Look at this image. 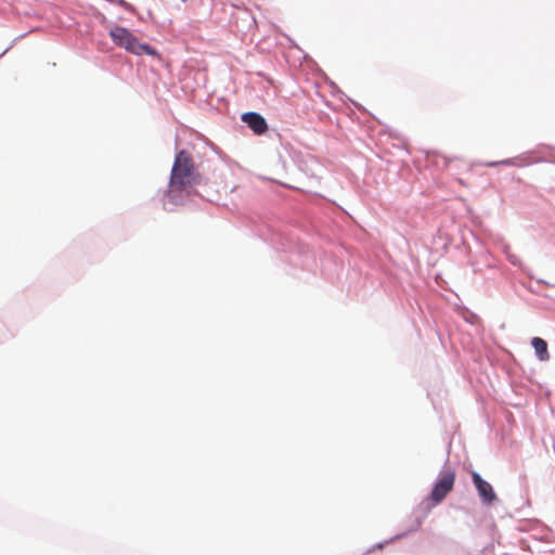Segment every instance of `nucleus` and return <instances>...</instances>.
<instances>
[{
  "label": "nucleus",
  "instance_id": "nucleus-1",
  "mask_svg": "<svg viewBox=\"0 0 555 555\" xmlns=\"http://www.w3.org/2000/svg\"><path fill=\"white\" fill-rule=\"evenodd\" d=\"M201 183V175L196 170L192 155L182 150L177 153L171 168L167 196L178 203L189 195L194 186Z\"/></svg>",
  "mask_w": 555,
  "mask_h": 555
},
{
  "label": "nucleus",
  "instance_id": "nucleus-2",
  "mask_svg": "<svg viewBox=\"0 0 555 555\" xmlns=\"http://www.w3.org/2000/svg\"><path fill=\"white\" fill-rule=\"evenodd\" d=\"M109 36L113 42L119 48L125 49L126 51L135 54H149L156 56L157 52L155 49L150 47L146 43H142L138 40V38L126 27L116 26L109 30Z\"/></svg>",
  "mask_w": 555,
  "mask_h": 555
},
{
  "label": "nucleus",
  "instance_id": "nucleus-3",
  "mask_svg": "<svg viewBox=\"0 0 555 555\" xmlns=\"http://www.w3.org/2000/svg\"><path fill=\"white\" fill-rule=\"evenodd\" d=\"M455 473L453 470H447L441 474L439 479L434 485L430 493V500L433 501L434 505H437L443 501L448 493L453 489Z\"/></svg>",
  "mask_w": 555,
  "mask_h": 555
},
{
  "label": "nucleus",
  "instance_id": "nucleus-4",
  "mask_svg": "<svg viewBox=\"0 0 555 555\" xmlns=\"http://www.w3.org/2000/svg\"><path fill=\"white\" fill-rule=\"evenodd\" d=\"M472 479L478 491L479 496L485 503L491 504L493 501L496 500V494L493 491L492 486L486 480H483L478 473L473 472Z\"/></svg>",
  "mask_w": 555,
  "mask_h": 555
},
{
  "label": "nucleus",
  "instance_id": "nucleus-5",
  "mask_svg": "<svg viewBox=\"0 0 555 555\" xmlns=\"http://www.w3.org/2000/svg\"><path fill=\"white\" fill-rule=\"evenodd\" d=\"M242 120L256 133L263 134L268 130L266 119L258 113L248 112L242 115Z\"/></svg>",
  "mask_w": 555,
  "mask_h": 555
},
{
  "label": "nucleus",
  "instance_id": "nucleus-6",
  "mask_svg": "<svg viewBox=\"0 0 555 555\" xmlns=\"http://www.w3.org/2000/svg\"><path fill=\"white\" fill-rule=\"evenodd\" d=\"M531 345L535 351V354L540 361H547L550 358L548 351H547V343L540 338V337H533L531 340Z\"/></svg>",
  "mask_w": 555,
  "mask_h": 555
}]
</instances>
